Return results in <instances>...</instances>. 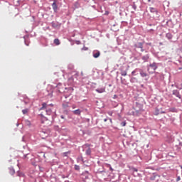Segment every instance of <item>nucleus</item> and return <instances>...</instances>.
Wrapping results in <instances>:
<instances>
[{
	"label": "nucleus",
	"mask_w": 182,
	"mask_h": 182,
	"mask_svg": "<svg viewBox=\"0 0 182 182\" xmlns=\"http://www.w3.org/2000/svg\"><path fill=\"white\" fill-rule=\"evenodd\" d=\"M131 83H136L137 82V78L136 77H132L130 80Z\"/></svg>",
	"instance_id": "nucleus-16"
},
{
	"label": "nucleus",
	"mask_w": 182,
	"mask_h": 182,
	"mask_svg": "<svg viewBox=\"0 0 182 182\" xmlns=\"http://www.w3.org/2000/svg\"><path fill=\"white\" fill-rule=\"evenodd\" d=\"M107 167H109V170L111 171H113V168H112V166L110 164H107Z\"/></svg>",
	"instance_id": "nucleus-20"
},
{
	"label": "nucleus",
	"mask_w": 182,
	"mask_h": 182,
	"mask_svg": "<svg viewBox=\"0 0 182 182\" xmlns=\"http://www.w3.org/2000/svg\"><path fill=\"white\" fill-rule=\"evenodd\" d=\"M22 113H23V114H26V113H28V109H23Z\"/></svg>",
	"instance_id": "nucleus-18"
},
{
	"label": "nucleus",
	"mask_w": 182,
	"mask_h": 182,
	"mask_svg": "<svg viewBox=\"0 0 182 182\" xmlns=\"http://www.w3.org/2000/svg\"><path fill=\"white\" fill-rule=\"evenodd\" d=\"M146 45H151V43H147Z\"/></svg>",
	"instance_id": "nucleus-34"
},
{
	"label": "nucleus",
	"mask_w": 182,
	"mask_h": 182,
	"mask_svg": "<svg viewBox=\"0 0 182 182\" xmlns=\"http://www.w3.org/2000/svg\"><path fill=\"white\" fill-rule=\"evenodd\" d=\"M139 74L141 75V77H147V76H149V74L141 69L139 70Z\"/></svg>",
	"instance_id": "nucleus-2"
},
{
	"label": "nucleus",
	"mask_w": 182,
	"mask_h": 182,
	"mask_svg": "<svg viewBox=\"0 0 182 182\" xmlns=\"http://www.w3.org/2000/svg\"><path fill=\"white\" fill-rule=\"evenodd\" d=\"M52 8L54 12H56V11H58V4L56 3V1H54L52 4Z\"/></svg>",
	"instance_id": "nucleus-4"
},
{
	"label": "nucleus",
	"mask_w": 182,
	"mask_h": 182,
	"mask_svg": "<svg viewBox=\"0 0 182 182\" xmlns=\"http://www.w3.org/2000/svg\"><path fill=\"white\" fill-rule=\"evenodd\" d=\"M135 48H139L141 49V51L144 52V49H143V43H137L135 44Z\"/></svg>",
	"instance_id": "nucleus-3"
},
{
	"label": "nucleus",
	"mask_w": 182,
	"mask_h": 182,
	"mask_svg": "<svg viewBox=\"0 0 182 182\" xmlns=\"http://www.w3.org/2000/svg\"><path fill=\"white\" fill-rule=\"evenodd\" d=\"M166 36L168 38V39H171V36L170 34H167Z\"/></svg>",
	"instance_id": "nucleus-23"
},
{
	"label": "nucleus",
	"mask_w": 182,
	"mask_h": 182,
	"mask_svg": "<svg viewBox=\"0 0 182 182\" xmlns=\"http://www.w3.org/2000/svg\"><path fill=\"white\" fill-rule=\"evenodd\" d=\"M129 114H132V116H139V114H140V111L135 110L132 112H129Z\"/></svg>",
	"instance_id": "nucleus-6"
},
{
	"label": "nucleus",
	"mask_w": 182,
	"mask_h": 182,
	"mask_svg": "<svg viewBox=\"0 0 182 182\" xmlns=\"http://www.w3.org/2000/svg\"><path fill=\"white\" fill-rule=\"evenodd\" d=\"M149 10H150V12H151L152 14L157 13V9H156L153 7H150Z\"/></svg>",
	"instance_id": "nucleus-12"
},
{
	"label": "nucleus",
	"mask_w": 182,
	"mask_h": 182,
	"mask_svg": "<svg viewBox=\"0 0 182 182\" xmlns=\"http://www.w3.org/2000/svg\"><path fill=\"white\" fill-rule=\"evenodd\" d=\"M122 76H127V70H122L121 71Z\"/></svg>",
	"instance_id": "nucleus-17"
},
{
	"label": "nucleus",
	"mask_w": 182,
	"mask_h": 182,
	"mask_svg": "<svg viewBox=\"0 0 182 182\" xmlns=\"http://www.w3.org/2000/svg\"><path fill=\"white\" fill-rule=\"evenodd\" d=\"M148 1V2H151V0H147Z\"/></svg>",
	"instance_id": "nucleus-33"
},
{
	"label": "nucleus",
	"mask_w": 182,
	"mask_h": 182,
	"mask_svg": "<svg viewBox=\"0 0 182 182\" xmlns=\"http://www.w3.org/2000/svg\"><path fill=\"white\" fill-rule=\"evenodd\" d=\"M132 170H133V171H136V172L138 171L137 168H133Z\"/></svg>",
	"instance_id": "nucleus-24"
},
{
	"label": "nucleus",
	"mask_w": 182,
	"mask_h": 182,
	"mask_svg": "<svg viewBox=\"0 0 182 182\" xmlns=\"http://www.w3.org/2000/svg\"><path fill=\"white\" fill-rule=\"evenodd\" d=\"M121 81L123 85H126V82H124V81H123V77H121Z\"/></svg>",
	"instance_id": "nucleus-22"
},
{
	"label": "nucleus",
	"mask_w": 182,
	"mask_h": 182,
	"mask_svg": "<svg viewBox=\"0 0 182 182\" xmlns=\"http://www.w3.org/2000/svg\"><path fill=\"white\" fill-rule=\"evenodd\" d=\"M87 154H90V150H87Z\"/></svg>",
	"instance_id": "nucleus-27"
},
{
	"label": "nucleus",
	"mask_w": 182,
	"mask_h": 182,
	"mask_svg": "<svg viewBox=\"0 0 182 182\" xmlns=\"http://www.w3.org/2000/svg\"><path fill=\"white\" fill-rule=\"evenodd\" d=\"M65 154H68V152H65Z\"/></svg>",
	"instance_id": "nucleus-35"
},
{
	"label": "nucleus",
	"mask_w": 182,
	"mask_h": 182,
	"mask_svg": "<svg viewBox=\"0 0 182 182\" xmlns=\"http://www.w3.org/2000/svg\"><path fill=\"white\" fill-rule=\"evenodd\" d=\"M40 116L41 117L42 123H43V120H48V119L43 115V114H41Z\"/></svg>",
	"instance_id": "nucleus-14"
},
{
	"label": "nucleus",
	"mask_w": 182,
	"mask_h": 182,
	"mask_svg": "<svg viewBox=\"0 0 182 182\" xmlns=\"http://www.w3.org/2000/svg\"><path fill=\"white\" fill-rule=\"evenodd\" d=\"M180 180H181L180 176H178L177 178H176V181H180Z\"/></svg>",
	"instance_id": "nucleus-25"
},
{
	"label": "nucleus",
	"mask_w": 182,
	"mask_h": 182,
	"mask_svg": "<svg viewBox=\"0 0 182 182\" xmlns=\"http://www.w3.org/2000/svg\"><path fill=\"white\" fill-rule=\"evenodd\" d=\"M110 123H112V118H109Z\"/></svg>",
	"instance_id": "nucleus-29"
},
{
	"label": "nucleus",
	"mask_w": 182,
	"mask_h": 182,
	"mask_svg": "<svg viewBox=\"0 0 182 182\" xmlns=\"http://www.w3.org/2000/svg\"><path fill=\"white\" fill-rule=\"evenodd\" d=\"M173 95H174V96H176V97H178L179 99L181 97V95H180V92L177 90L173 91Z\"/></svg>",
	"instance_id": "nucleus-5"
},
{
	"label": "nucleus",
	"mask_w": 182,
	"mask_h": 182,
	"mask_svg": "<svg viewBox=\"0 0 182 182\" xmlns=\"http://www.w3.org/2000/svg\"><path fill=\"white\" fill-rule=\"evenodd\" d=\"M121 126H122V127H124V126H126V122H122L121 123Z\"/></svg>",
	"instance_id": "nucleus-21"
},
{
	"label": "nucleus",
	"mask_w": 182,
	"mask_h": 182,
	"mask_svg": "<svg viewBox=\"0 0 182 182\" xmlns=\"http://www.w3.org/2000/svg\"><path fill=\"white\" fill-rule=\"evenodd\" d=\"M108 114H109V116H112V114H113V112H108Z\"/></svg>",
	"instance_id": "nucleus-26"
},
{
	"label": "nucleus",
	"mask_w": 182,
	"mask_h": 182,
	"mask_svg": "<svg viewBox=\"0 0 182 182\" xmlns=\"http://www.w3.org/2000/svg\"><path fill=\"white\" fill-rule=\"evenodd\" d=\"M156 69H157V65L156 63H153L149 65L147 70L150 75H152V73L155 72Z\"/></svg>",
	"instance_id": "nucleus-1"
},
{
	"label": "nucleus",
	"mask_w": 182,
	"mask_h": 182,
	"mask_svg": "<svg viewBox=\"0 0 182 182\" xmlns=\"http://www.w3.org/2000/svg\"><path fill=\"white\" fill-rule=\"evenodd\" d=\"M96 92H97V93H105V92H106V89L105 87L98 88L96 90Z\"/></svg>",
	"instance_id": "nucleus-7"
},
{
	"label": "nucleus",
	"mask_w": 182,
	"mask_h": 182,
	"mask_svg": "<svg viewBox=\"0 0 182 182\" xmlns=\"http://www.w3.org/2000/svg\"><path fill=\"white\" fill-rule=\"evenodd\" d=\"M104 122H107V119H104Z\"/></svg>",
	"instance_id": "nucleus-32"
},
{
	"label": "nucleus",
	"mask_w": 182,
	"mask_h": 182,
	"mask_svg": "<svg viewBox=\"0 0 182 182\" xmlns=\"http://www.w3.org/2000/svg\"><path fill=\"white\" fill-rule=\"evenodd\" d=\"M60 117H61L62 119H65V117H63V115H61Z\"/></svg>",
	"instance_id": "nucleus-31"
},
{
	"label": "nucleus",
	"mask_w": 182,
	"mask_h": 182,
	"mask_svg": "<svg viewBox=\"0 0 182 182\" xmlns=\"http://www.w3.org/2000/svg\"><path fill=\"white\" fill-rule=\"evenodd\" d=\"M134 73H136V70H134V71L132 72V75H134Z\"/></svg>",
	"instance_id": "nucleus-28"
},
{
	"label": "nucleus",
	"mask_w": 182,
	"mask_h": 182,
	"mask_svg": "<svg viewBox=\"0 0 182 182\" xmlns=\"http://www.w3.org/2000/svg\"><path fill=\"white\" fill-rule=\"evenodd\" d=\"M46 112L48 116H50V114H52V109L50 108H47Z\"/></svg>",
	"instance_id": "nucleus-10"
},
{
	"label": "nucleus",
	"mask_w": 182,
	"mask_h": 182,
	"mask_svg": "<svg viewBox=\"0 0 182 182\" xmlns=\"http://www.w3.org/2000/svg\"><path fill=\"white\" fill-rule=\"evenodd\" d=\"M73 109H76V106L73 105Z\"/></svg>",
	"instance_id": "nucleus-30"
},
{
	"label": "nucleus",
	"mask_w": 182,
	"mask_h": 182,
	"mask_svg": "<svg viewBox=\"0 0 182 182\" xmlns=\"http://www.w3.org/2000/svg\"><path fill=\"white\" fill-rule=\"evenodd\" d=\"M75 170H80V166H77V165H75Z\"/></svg>",
	"instance_id": "nucleus-19"
},
{
	"label": "nucleus",
	"mask_w": 182,
	"mask_h": 182,
	"mask_svg": "<svg viewBox=\"0 0 182 182\" xmlns=\"http://www.w3.org/2000/svg\"><path fill=\"white\" fill-rule=\"evenodd\" d=\"M54 43H55V45H56L58 46L60 45V41H59V39L55 38V39H54Z\"/></svg>",
	"instance_id": "nucleus-11"
},
{
	"label": "nucleus",
	"mask_w": 182,
	"mask_h": 182,
	"mask_svg": "<svg viewBox=\"0 0 182 182\" xmlns=\"http://www.w3.org/2000/svg\"><path fill=\"white\" fill-rule=\"evenodd\" d=\"M100 56V52L96 51L95 53H93V58H97Z\"/></svg>",
	"instance_id": "nucleus-8"
},
{
	"label": "nucleus",
	"mask_w": 182,
	"mask_h": 182,
	"mask_svg": "<svg viewBox=\"0 0 182 182\" xmlns=\"http://www.w3.org/2000/svg\"><path fill=\"white\" fill-rule=\"evenodd\" d=\"M47 106H48V105L46 104V103H43L42 104V107L41 108H40V110H43V109H47Z\"/></svg>",
	"instance_id": "nucleus-13"
},
{
	"label": "nucleus",
	"mask_w": 182,
	"mask_h": 182,
	"mask_svg": "<svg viewBox=\"0 0 182 182\" xmlns=\"http://www.w3.org/2000/svg\"><path fill=\"white\" fill-rule=\"evenodd\" d=\"M149 55H144L142 57V59L144 60V62H147L149 60Z\"/></svg>",
	"instance_id": "nucleus-15"
},
{
	"label": "nucleus",
	"mask_w": 182,
	"mask_h": 182,
	"mask_svg": "<svg viewBox=\"0 0 182 182\" xmlns=\"http://www.w3.org/2000/svg\"><path fill=\"white\" fill-rule=\"evenodd\" d=\"M73 112L74 113V114L80 116V113H82V111H80V109H75V110L73 111Z\"/></svg>",
	"instance_id": "nucleus-9"
}]
</instances>
